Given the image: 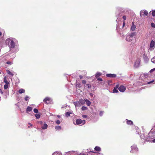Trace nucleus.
I'll return each mask as SVG.
<instances>
[{
  "label": "nucleus",
  "mask_w": 155,
  "mask_h": 155,
  "mask_svg": "<svg viewBox=\"0 0 155 155\" xmlns=\"http://www.w3.org/2000/svg\"><path fill=\"white\" fill-rule=\"evenodd\" d=\"M133 38L129 35H127L126 38V40L127 41H130L133 40Z\"/></svg>",
  "instance_id": "obj_11"
},
{
  "label": "nucleus",
  "mask_w": 155,
  "mask_h": 155,
  "mask_svg": "<svg viewBox=\"0 0 155 155\" xmlns=\"http://www.w3.org/2000/svg\"><path fill=\"white\" fill-rule=\"evenodd\" d=\"M86 83V81L85 80H83L82 81V83L83 84H85Z\"/></svg>",
  "instance_id": "obj_43"
},
{
  "label": "nucleus",
  "mask_w": 155,
  "mask_h": 155,
  "mask_svg": "<svg viewBox=\"0 0 155 155\" xmlns=\"http://www.w3.org/2000/svg\"><path fill=\"white\" fill-rule=\"evenodd\" d=\"M79 102L80 104H81L82 105H84L85 103V99L84 100L82 99H81L79 100Z\"/></svg>",
  "instance_id": "obj_16"
},
{
  "label": "nucleus",
  "mask_w": 155,
  "mask_h": 155,
  "mask_svg": "<svg viewBox=\"0 0 155 155\" xmlns=\"http://www.w3.org/2000/svg\"><path fill=\"white\" fill-rule=\"evenodd\" d=\"M148 14V12L145 10L141 11L140 13V15L142 17H145V16L147 15Z\"/></svg>",
  "instance_id": "obj_4"
},
{
  "label": "nucleus",
  "mask_w": 155,
  "mask_h": 155,
  "mask_svg": "<svg viewBox=\"0 0 155 155\" xmlns=\"http://www.w3.org/2000/svg\"><path fill=\"white\" fill-rule=\"evenodd\" d=\"M154 130L153 128L150 131L148 134V137L146 139H145L147 141L148 138V139L150 140H152V139H153L155 137V134L153 132Z\"/></svg>",
  "instance_id": "obj_1"
},
{
  "label": "nucleus",
  "mask_w": 155,
  "mask_h": 155,
  "mask_svg": "<svg viewBox=\"0 0 155 155\" xmlns=\"http://www.w3.org/2000/svg\"><path fill=\"white\" fill-rule=\"evenodd\" d=\"M124 25H125V21H124L123 22V26H124Z\"/></svg>",
  "instance_id": "obj_53"
},
{
  "label": "nucleus",
  "mask_w": 155,
  "mask_h": 155,
  "mask_svg": "<svg viewBox=\"0 0 155 155\" xmlns=\"http://www.w3.org/2000/svg\"><path fill=\"white\" fill-rule=\"evenodd\" d=\"M154 81L153 80V81H150V82H149L147 83V84H150L153 82Z\"/></svg>",
  "instance_id": "obj_45"
},
{
  "label": "nucleus",
  "mask_w": 155,
  "mask_h": 155,
  "mask_svg": "<svg viewBox=\"0 0 155 155\" xmlns=\"http://www.w3.org/2000/svg\"><path fill=\"white\" fill-rule=\"evenodd\" d=\"M38 124H39L41 126L43 125V124H44L42 121H39L38 122Z\"/></svg>",
  "instance_id": "obj_36"
},
{
  "label": "nucleus",
  "mask_w": 155,
  "mask_h": 155,
  "mask_svg": "<svg viewBox=\"0 0 155 155\" xmlns=\"http://www.w3.org/2000/svg\"><path fill=\"white\" fill-rule=\"evenodd\" d=\"M153 132L154 133V134H155V131L154 132Z\"/></svg>",
  "instance_id": "obj_58"
},
{
  "label": "nucleus",
  "mask_w": 155,
  "mask_h": 155,
  "mask_svg": "<svg viewBox=\"0 0 155 155\" xmlns=\"http://www.w3.org/2000/svg\"><path fill=\"white\" fill-rule=\"evenodd\" d=\"M151 26L152 27L154 28L155 27V25L153 23H152L151 24Z\"/></svg>",
  "instance_id": "obj_41"
},
{
  "label": "nucleus",
  "mask_w": 155,
  "mask_h": 155,
  "mask_svg": "<svg viewBox=\"0 0 155 155\" xmlns=\"http://www.w3.org/2000/svg\"><path fill=\"white\" fill-rule=\"evenodd\" d=\"M56 123L57 124H59L61 123V121L59 120H58L56 121Z\"/></svg>",
  "instance_id": "obj_38"
},
{
  "label": "nucleus",
  "mask_w": 155,
  "mask_h": 155,
  "mask_svg": "<svg viewBox=\"0 0 155 155\" xmlns=\"http://www.w3.org/2000/svg\"><path fill=\"white\" fill-rule=\"evenodd\" d=\"M119 91L121 92H124L126 90V87L123 86H120L118 88Z\"/></svg>",
  "instance_id": "obj_10"
},
{
  "label": "nucleus",
  "mask_w": 155,
  "mask_h": 155,
  "mask_svg": "<svg viewBox=\"0 0 155 155\" xmlns=\"http://www.w3.org/2000/svg\"><path fill=\"white\" fill-rule=\"evenodd\" d=\"M152 15L153 16H155V10L152 11Z\"/></svg>",
  "instance_id": "obj_39"
},
{
  "label": "nucleus",
  "mask_w": 155,
  "mask_h": 155,
  "mask_svg": "<svg viewBox=\"0 0 155 155\" xmlns=\"http://www.w3.org/2000/svg\"><path fill=\"white\" fill-rule=\"evenodd\" d=\"M32 110V107H28L26 109L27 112H30Z\"/></svg>",
  "instance_id": "obj_20"
},
{
  "label": "nucleus",
  "mask_w": 155,
  "mask_h": 155,
  "mask_svg": "<svg viewBox=\"0 0 155 155\" xmlns=\"http://www.w3.org/2000/svg\"><path fill=\"white\" fill-rule=\"evenodd\" d=\"M8 84H6L4 86V88L5 89H7L8 87Z\"/></svg>",
  "instance_id": "obj_31"
},
{
  "label": "nucleus",
  "mask_w": 155,
  "mask_h": 155,
  "mask_svg": "<svg viewBox=\"0 0 155 155\" xmlns=\"http://www.w3.org/2000/svg\"><path fill=\"white\" fill-rule=\"evenodd\" d=\"M155 45V41H152L150 42L149 48L150 50H152L154 49V47Z\"/></svg>",
  "instance_id": "obj_8"
},
{
  "label": "nucleus",
  "mask_w": 155,
  "mask_h": 155,
  "mask_svg": "<svg viewBox=\"0 0 155 155\" xmlns=\"http://www.w3.org/2000/svg\"><path fill=\"white\" fill-rule=\"evenodd\" d=\"M85 103H86L87 104L88 106H90L91 104V102L87 99H85Z\"/></svg>",
  "instance_id": "obj_18"
},
{
  "label": "nucleus",
  "mask_w": 155,
  "mask_h": 155,
  "mask_svg": "<svg viewBox=\"0 0 155 155\" xmlns=\"http://www.w3.org/2000/svg\"><path fill=\"white\" fill-rule=\"evenodd\" d=\"M130 36H131L132 37V38H134L133 37L134 35V33H132L130 35H129Z\"/></svg>",
  "instance_id": "obj_40"
},
{
  "label": "nucleus",
  "mask_w": 155,
  "mask_h": 155,
  "mask_svg": "<svg viewBox=\"0 0 155 155\" xmlns=\"http://www.w3.org/2000/svg\"><path fill=\"white\" fill-rule=\"evenodd\" d=\"M25 92V90L24 89H21L19 90L18 91V92L20 94H22V93H24Z\"/></svg>",
  "instance_id": "obj_22"
},
{
  "label": "nucleus",
  "mask_w": 155,
  "mask_h": 155,
  "mask_svg": "<svg viewBox=\"0 0 155 155\" xmlns=\"http://www.w3.org/2000/svg\"><path fill=\"white\" fill-rule=\"evenodd\" d=\"M123 18L124 20H125L126 19V17L124 15L123 16Z\"/></svg>",
  "instance_id": "obj_48"
},
{
  "label": "nucleus",
  "mask_w": 155,
  "mask_h": 155,
  "mask_svg": "<svg viewBox=\"0 0 155 155\" xmlns=\"http://www.w3.org/2000/svg\"><path fill=\"white\" fill-rule=\"evenodd\" d=\"M7 41H8L9 45L10 48H13L15 46V44L13 40L11 38H9L7 39Z\"/></svg>",
  "instance_id": "obj_2"
},
{
  "label": "nucleus",
  "mask_w": 155,
  "mask_h": 155,
  "mask_svg": "<svg viewBox=\"0 0 155 155\" xmlns=\"http://www.w3.org/2000/svg\"><path fill=\"white\" fill-rule=\"evenodd\" d=\"M0 92L2 94L3 93V92L0 89Z\"/></svg>",
  "instance_id": "obj_51"
},
{
  "label": "nucleus",
  "mask_w": 155,
  "mask_h": 155,
  "mask_svg": "<svg viewBox=\"0 0 155 155\" xmlns=\"http://www.w3.org/2000/svg\"><path fill=\"white\" fill-rule=\"evenodd\" d=\"M48 127V125L45 124L44 123L43 125L41 126V128L43 130L46 129Z\"/></svg>",
  "instance_id": "obj_14"
},
{
  "label": "nucleus",
  "mask_w": 155,
  "mask_h": 155,
  "mask_svg": "<svg viewBox=\"0 0 155 155\" xmlns=\"http://www.w3.org/2000/svg\"><path fill=\"white\" fill-rule=\"evenodd\" d=\"M88 108L87 107L84 106H83L81 107V109L83 110H86Z\"/></svg>",
  "instance_id": "obj_27"
},
{
  "label": "nucleus",
  "mask_w": 155,
  "mask_h": 155,
  "mask_svg": "<svg viewBox=\"0 0 155 155\" xmlns=\"http://www.w3.org/2000/svg\"><path fill=\"white\" fill-rule=\"evenodd\" d=\"M76 124H74L75 125H82L85 124V120H82L80 119H77L76 120Z\"/></svg>",
  "instance_id": "obj_3"
},
{
  "label": "nucleus",
  "mask_w": 155,
  "mask_h": 155,
  "mask_svg": "<svg viewBox=\"0 0 155 155\" xmlns=\"http://www.w3.org/2000/svg\"><path fill=\"white\" fill-rule=\"evenodd\" d=\"M107 76L109 77L115 78L116 77V75L114 74H108L106 75Z\"/></svg>",
  "instance_id": "obj_13"
},
{
  "label": "nucleus",
  "mask_w": 155,
  "mask_h": 155,
  "mask_svg": "<svg viewBox=\"0 0 155 155\" xmlns=\"http://www.w3.org/2000/svg\"><path fill=\"white\" fill-rule=\"evenodd\" d=\"M101 75V73L99 72H97L95 74V77L97 78H98L99 76H100Z\"/></svg>",
  "instance_id": "obj_24"
},
{
  "label": "nucleus",
  "mask_w": 155,
  "mask_h": 155,
  "mask_svg": "<svg viewBox=\"0 0 155 155\" xmlns=\"http://www.w3.org/2000/svg\"><path fill=\"white\" fill-rule=\"evenodd\" d=\"M97 80H98V81H102V78H99L97 79Z\"/></svg>",
  "instance_id": "obj_49"
},
{
  "label": "nucleus",
  "mask_w": 155,
  "mask_h": 155,
  "mask_svg": "<svg viewBox=\"0 0 155 155\" xmlns=\"http://www.w3.org/2000/svg\"><path fill=\"white\" fill-rule=\"evenodd\" d=\"M94 150L96 151H100L101 150V149L99 147L96 146L94 148Z\"/></svg>",
  "instance_id": "obj_19"
},
{
  "label": "nucleus",
  "mask_w": 155,
  "mask_h": 155,
  "mask_svg": "<svg viewBox=\"0 0 155 155\" xmlns=\"http://www.w3.org/2000/svg\"><path fill=\"white\" fill-rule=\"evenodd\" d=\"M34 112L35 113H37L38 112V110L37 109L35 108L34 109Z\"/></svg>",
  "instance_id": "obj_37"
},
{
  "label": "nucleus",
  "mask_w": 155,
  "mask_h": 155,
  "mask_svg": "<svg viewBox=\"0 0 155 155\" xmlns=\"http://www.w3.org/2000/svg\"><path fill=\"white\" fill-rule=\"evenodd\" d=\"M2 35V33L0 31V36Z\"/></svg>",
  "instance_id": "obj_55"
},
{
  "label": "nucleus",
  "mask_w": 155,
  "mask_h": 155,
  "mask_svg": "<svg viewBox=\"0 0 155 155\" xmlns=\"http://www.w3.org/2000/svg\"><path fill=\"white\" fill-rule=\"evenodd\" d=\"M127 124L128 125H130L133 124V122L131 120H128L127 121Z\"/></svg>",
  "instance_id": "obj_28"
},
{
  "label": "nucleus",
  "mask_w": 155,
  "mask_h": 155,
  "mask_svg": "<svg viewBox=\"0 0 155 155\" xmlns=\"http://www.w3.org/2000/svg\"><path fill=\"white\" fill-rule=\"evenodd\" d=\"M1 74V72H0V74Z\"/></svg>",
  "instance_id": "obj_59"
},
{
  "label": "nucleus",
  "mask_w": 155,
  "mask_h": 155,
  "mask_svg": "<svg viewBox=\"0 0 155 155\" xmlns=\"http://www.w3.org/2000/svg\"><path fill=\"white\" fill-rule=\"evenodd\" d=\"M151 61L152 62L155 64V57H154L151 59Z\"/></svg>",
  "instance_id": "obj_30"
},
{
  "label": "nucleus",
  "mask_w": 155,
  "mask_h": 155,
  "mask_svg": "<svg viewBox=\"0 0 155 155\" xmlns=\"http://www.w3.org/2000/svg\"><path fill=\"white\" fill-rule=\"evenodd\" d=\"M51 101V99L50 98L47 97L44 100V101L47 104H49Z\"/></svg>",
  "instance_id": "obj_9"
},
{
  "label": "nucleus",
  "mask_w": 155,
  "mask_h": 155,
  "mask_svg": "<svg viewBox=\"0 0 155 155\" xmlns=\"http://www.w3.org/2000/svg\"><path fill=\"white\" fill-rule=\"evenodd\" d=\"M52 155H61V154L60 153L56 152L54 153Z\"/></svg>",
  "instance_id": "obj_26"
},
{
  "label": "nucleus",
  "mask_w": 155,
  "mask_h": 155,
  "mask_svg": "<svg viewBox=\"0 0 155 155\" xmlns=\"http://www.w3.org/2000/svg\"><path fill=\"white\" fill-rule=\"evenodd\" d=\"M6 72L8 74L11 75L12 76H13L14 75V74L11 73L10 71L8 70H6Z\"/></svg>",
  "instance_id": "obj_23"
},
{
  "label": "nucleus",
  "mask_w": 155,
  "mask_h": 155,
  "mask_svg": "<svg viewBox=\"0 0 155 155\" xmlns=\"http://www.w3.org/2000/svg\"><path fill=\"white\" fill-rule=\"evenodd\" d=\"M78 153L77 151H70L67 152L66 155H78Z\"/></svg>",
  "instance_id": "obj_6"
},
{
  "label": "nucleus",
  "mask_w": 155,
  "mask_h": 155,
  "mask_svg": "<svg viewBox=\"0 0 155 155\" xmlns=\"http://www.w3.org/2000/svg\"><path fill=\"white\" fill-rule=\"evenodd\" d=\"M86 86H87L88 88H90L91 87V85L90 84H87Z\"/></svg>",
  "instance_id": "obj_42"
},
{
  "label": "nucleus",
  "mask_w": 155,
  "mask_h": 155,
  "mask_svg": "<svg viewBox=\"0 0 155 155\" xmlns=\"http://www.w3.org/2000/svg\"><path fill=\"white\" fill-rule=\"evenodd\" d=\"M55 128L56 130H60L61 129V127L60 126H56L55 127Z\"/></svg>",
  "instance_id": "obj_21"
},
{
  "label": "nucleus",
  "mask_w": 155,
  "mask_h": 155,
  "mask_svg": "<svg viewBox=\"0 0 155 155\" xmlns=\"http://www.w3.org/2000/svg\"><path fill=\"white\" fill-rule=\"evenodd\" d=\"M131 150L130 152L132 153H134L137 152L138 151V148L137 147L136 145H134L131 146Z\"/></svg>",
  "instance_id": "obj_5"
},
{
  "label": "nucleus",
  "mask_w": 155,
  "mask_h": 155,
  "mask_svg": "<svg viewBox=\"0 0 155 155\" xmlns=\"http://www.w3.org/2000/svg\"><path fill=\"white\" fill-rule=\"evenodd\" d=\"M136 28V25H134V23L133 22L131 28V30L132 31H134L135 30Z\"/></svg>",
  "instance_id": "obj_15"
},
{
  "label": "nucleus",
  "mask_w": 155,
  "mask_h": 155,
  "mask_svg": "<svg viewBox=\"0 0 155 155\" xmlns=\"http://www.w3.org/2000/svg\"><path fill=\"white\" fill-rule=\"evenodd\" d=\"M154 70H155V68L150 70V72L151 73L153 72Z\"/></svg>",
  "instance_id": "obj_47"
},
{
  "label": "nucleus",
  "mask_w": 155,
  "mask_h": 155,
  "mask_svg": "<svg viewBox=\"0 0 155 155\" xmlns=\"http://www.w3.org/2000/svg\"><path fill=\"white\" fill-rule=\"evenodd\" d=\"M140 60L139 59H138L136 60L134 64V66L135 68H138L139 66L140 65Z\"/></svg>",
  "instance_id": "obj_7"
},
{
  "label": "nucleus",
  "mask_w": 155,
  "mask_h": 155,
  "mask_svg": "<svg viewBox=\"0 0 155 155\" xmlns=\"http://www.w3.org/2000/svg\"><path fill=\"white\" fill-rule=\"evenodd\" d=\"M82 117H84V118H86L87 117V116L86 115H83L82 116Z\"/></svg>",
  "instance_id": "obj_50"
},
{
  "label": "nucleus",
  "mask_w": 155,
  "mask_h": 155,
  "mask_svg": "<svg viewBox=\"0 0 155 155\" xmlns=\"http://www.w3.org/2000/svg\"><path fill=\"white\" fill-rule=\"evenodd\" d=\"M57 117H60V116H59V115H58Z\"/></svg>",
  "instance_id": "obj_57"
},
{
  "label": "nucleus",
  "mask_w": 155,
  "mask_h": 155,
  "mask_svg": "<svg viewBox=\"0 0 155 155\" xmlns=\"http://www.w3.org/2000/svg\"><path fill=\"white\" fill-rule=\"evenodd\" d=\"M29 124L30 125V126H32V124H31V123H29Z\"/></svg>",
  "instance_id": "obj_54"
},
{
  "label": "nucleus",
  "mask_w": 155,
  "mask_h": 155,
  "mask_svg": "<svg viewBox=\"0 0 155 155\" xmlns=\"http://www.w3.org/2000/svg\"><path fill=\"white\" fill-rule=\"evenodd\" d=\"M103 114V111H101L100 113V116H102Z\"/></svg>",
  "instance_id": "obj_46"
},
{
  "label": "nucleus",
  "mask_w": 155,
  "mask_h": 155,
  "mask_svg": "<svg viewBox=\"0 0 155 155\" xmlns=\"http://www.w3.org/2000/svg\"><path fill=\"white\" fill-rule=\"evenodd\" d=\"M4 82L6 84H9V82L8 81H7L6 79V77L5 76L4 77Z\"/></svg>",
  "instance_id": "obj_25"
},
{
  "label": "nucleus",
  "mask_w": 155,
  "mask_h": 155,
  "mask_svg": "<svg viewBox=\"0 0 155 155\" xmlns=\"http://www.w3.org/2000/svg\"><path fill=\"white\" fill-rule=\"evenodd\" d=\"M36 117L37 118V119H38L40 117V114H35V115Z\"/></svg>",
  "instance_id": "obj_34"
},
{
  "label": "nucleus",
  "mask_w": 155,
  "mask_h": 155,
  "mask_svg": "<svg viewBox=\"0 0 155 155\" xmlns=\"http://www.w3.org/2000/svg\"><path fill=\"white\" fill-rule=\"evenodd\" d=\"M116 88H117L118 87V86H116Z\"/></svg>",
  "instance_id": "obj_56"
},
{
  "label": "nucleus",
  "mask_w": 155,
  "mask_h": 155,
  "mask_svg": "<svg viewBox=\"0 0 155 155\" xmlns=\"http://www.w3.org/2000/svg\"><path fill=\"white\" fill-rule=\"evenodd\" d=\"M29 96H26L25 98V100L26 101H27L29 100Z\"/></svg>",
  "instance_id": "obj_32"
},
{
  "label": "nucleus",
  "mask_w": 155,
  "mask_h": 155,
  "mask_svg": "<svg viewBox=\"0 0 155 155\" xmlns=\"http://www.w3.org/2000/svg\"><path fill=\"white\" fill-rule=\"evenodd\" d=\"M74 105L75 106V107H79L80 106V103L79 102V101H77V102H74Z\"/></svg>",
  "instance_id": "obj_17"
},
{
  "label": "nucleus",
  "mask_w": 155,
  "mask_h": 155,
  "mask_svg": "<svg viewBox=\"0 0 155 155\" xmlns=\"http://www.w3.org/2000/svg\"><path fill=\"white\" fill-rule=\"evenodd\" d=\"M7 64L11 65L12 64V62L10 61H8L7 62Z\"/></svg>",
  "instance_id": "obj_44"
},
{
  "label": "nucleus",
  "mask_w": 155,
  "mask_h": 155,
  "mask_svg": "<svg viewBox=\"0 0 155 155\" xmlns=\"http://www.w3.org/2000/svg\"><path fill=\"white\" fill-rule=\"evenodd\" d=\"M79 77H80V78L81 79L82 78H83L82 76L81 75H80V76H79Z\"/></svg>",
  "instance_id": "obj_52"
},
{
  "label": "nucleus",
  "mask_w": 155,
  "mask_h": 155,
  "mask_svg": "<svg viewBox=\"0 0 155 155\" xmlns=\"http://www.w3.org/2000/svg\"><path fill=\"white\" fill-rule=\"evenodd\" d=\"M143 58L145 62L146 63L147 62L149 61V59L145 54H143Z\"/></svg>",
  "instance_id": "obj_12"
},
{
  "label": "nucleus",
  "mask_w": 155,
  "mask_h": 155,
  "mask_svg": "<svg viewBox=\"0 0 155 155\" xmlns=\"http://www.w3.org/2000/svg\"><path fill=\"white\" fill-rule=\"evenodd\" d=\"M147 140V141H148L155 143V139L152 140H150V139H148H148Z\"/></svg>",
  "instance_id": "obj_33"
},
{
  "label": "nucleus",
  "mask_w": 155,
  "mask_h": 155,
  "mask_svg": "<svg viewBox=\"0 0 155 155\" xmlns=\"http://www.w3.org/2000/svg\"><path fill=\"white\" fill-rule=\"evenodd\" d=\"M118 92V91L117 90V89L114 88L113 90V92L114 93H117Z\"/></svg>",
  "instance_id": "obj_35"
},
{
  "label": "nucleus",
  "mask_w": 155,
  "mask_h": 155,
  "mask_svg": "<svg viewBox=\"0 0 155 155\" xmlns=\"http://www.w3.org/2000/svg\"><path fill=\"white\" fill-rule=\"evenodd\" d=\"M71 114L70 112H67L65 114V115L66 117H68L70 116V114Z\"/></svg>",
  "instance_id": "obj_29"
}]
</instances>
